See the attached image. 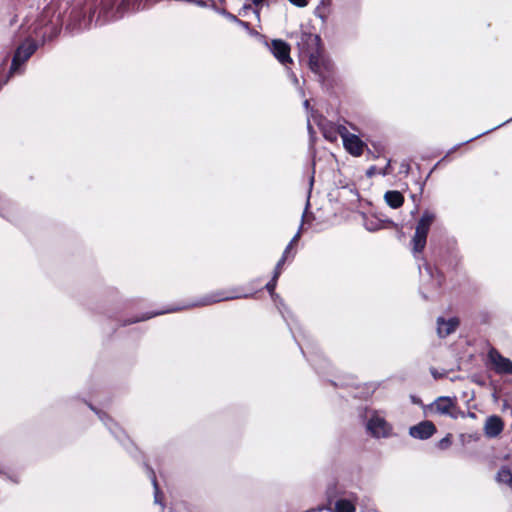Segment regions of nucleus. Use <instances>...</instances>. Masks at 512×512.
I'll list each match as a JSON object with an SVG mask.
<instances>
[{"label": "nucleus", "instance_id": "1", "mask_svg": "<svg viewBox=\"0 0 512 512\" xmlns=\"http://www.w3.org/2000/svg\"><path fill=\"white\" fill-rule=\"evenodd\" d=\"M87 0L81 7H74L69 15L66 28L71 33H79L94 24L101 26L115 21L127 12H135L145 8L142 0Z\"/></svg>", "mask_w": 512, "mask_h": 512}, {"label": "nucleus", "instance_id": "2", "mask_svg": "<svg viewBox=\"0 0 512 512\" xmlns=\"http://www.w3.org/2000/svg\"><path fill=\"white\" fill-rule=\"evenodd\" d=\"M301 53L308 57L309 68L321 79L329 76L333 63L326 58L321 49V38L317 34L302 32L298 41Z\"/></svg>", "mask_w": 512, "mask_h": 512}, {"label": "nucleus", "instance_id": "3", "mask_svg": "<svg viewBox=\"0 0 512 512\" xmlns=\"http://www.w3.org/2000/svg\"><path fill=\"white\" fill-rule=\"evenodd\" d=\"M434 220L435 214L426 210L423 212L416 225L415 233L411 241L412 252L416 258L417 254H420L426 246L427 235Z\"/></svg>", "mask_w": 512, "mask_h": 512}, {"label": "nucleus", "instance_id": "4", "mask_svg": "<svg viewBox=\"0 0 512 512\" xmlns=\"http://www.w3.org/2000/svg\"><path fill=\"white\" fill-rule=\"evenodd\" d=\"M429 410L431 413L447 416L451 419L464 418V413L459 409L456 398L448 396H440L433 403L430 404Z\"/></svg>", "mask_w": 512, "mask_h": 512}, {"label": "nucleus", "instance_id": "5", "mask_svg": "<svg viewBox=\"0 0 512 512\" xmlns=\"http://www.w3.org/2000/svg\"><path fill=\"white\" fill-rule=\"evenodd\" d=\"M419 272L422 282L421 293L424 298H428L429 296L426 292L438 290L442 285L443 277L437 269L433 268L428 263H424L423 267L419 266Z\"/></svg>", "mask_w": 512, "mask_h": 512}, {"label": "nucleus", "instance_id": "6", "mask_svg": "<svg viewBox=\"0 0 512 512\" xmlns=\"http://www.w3.org/2000/svg\"><path fill=\"white\" fill-rule=\"evenodd\" d=\"M37 43L32 39H26L15 51L12 59L9 74L20 73V67L23 65L37 50Z\"/></svg>", "mask_w": 512, "mask_h": 512}, {"label": "nucleus", "instance_id": "7", "mask_svg": "<svg viewBox=\"0 0 512 512\" xmlns=\"http://www.w3.org/2000/svg\"><path fill=\"white\" fill-rule=\"evenodd\" d=\"M368 433L374 438H388L392 435V426L377 412L372 413L366 422Z\"/></svg>", "mask_w": 512, "mask_h": 512}, {"label": "nucleus", "instance_id": "8", "mask_svg": "<svg viewBox=\"0 0 512 512\" xmlns=\"http://www.w3.org/2000/svg\"><path fill=\"white\" fill-rule=\"evenodd\" d=\"M488 359L497 374H512V361L501 355L496 349L488 352Z\"/></svg>", "mask_w": 512, "mask_h": 512}, {"label": "nucleus", "instance_id": "9", "mask_svg": "<svg viewBox=\"0 0 512 512\" xmlns=\"http://www.w3.org/2000/svg\"><path fill=\"white\" fill-rule=\"evenodd\" d=\"M436 432V427L431 421H422L409 428V435L415 439L426 440Z\"/></svg>", "mask_w": 512, "mask_h": 512}, {"label": "nucleus", "instance_id": "10", "mask_svg": "<svg viewBox=\"0 0 512 512\" xmlns=\"http://www.w3.org/2000/svg\"><path fill=\"white\" fill-rule=\"evenodd\" d=\"M504 429V422L502 419L497 415H491L487 417L485 423H484V434L488 438H495L499 436Z\"/></svg>", "mask_w": 512, "mask_h": 512}, {"label": "nucleus", "instance_id": "11", "mask_svg": "<svg viewBox=\"0 0 512 512\" xmlns=\"http://www.w3.org/2000/svg\"><path fill=\"white\" fill-rule=\"evenodd\" d=\"M271 52L282 64L290 63V47L289 45L280 39L273 40L271 43Z\"/></svg>", "mask_w": 512, "mask_h": 512}, {"label": "nucleus", "instance_id": "12", "mask_svg": "<svg viewBox=\"0 0 512 512\" xmlns=\"http://www.w3.org/2000/svg\"><path fill=\"white\" fill-rule=\"evenodd\" d=\"M344 148L353 156H361L366 146L365 143L355 134L344 137Z\"/></svg>", "mask_w": 512, "mask_h": 512}, {"label": "nucleus", "instance_id": "13", "mask_svg": "<svg viewBox=\"0 0 512 512\" xmlns=\"http://www.w3.org/2000/svg\"><path fill=\"white\" fill-rule=\"evenodd\" d=\"M459 325V320L456 317H452L445 320L442 317L437 319V334L441 338H445L453 333Z\"/></svg>", "mask_w": 512, "mask_h": 512}, {"label": "nucleus", "instance_id": "14", "mask_svg": "<svg viewBox=\"0 0 512 512\" xmlns=\"http://www.w3.org/2000/svg\"><path fill=\"white\" fill-rule=\"evenodd\" d=\"M236 297L237 296L210 295V296H207V297L201 299L200 301H198L196 303L184 306V308L193 307V306H206V305H210V304H213V303H216V302H220V301H223V300L233 299V298H236ZM181 309H183V307H172V308L167 309L165 312L166 313H170V312H175V311H178V310H181Z\"/></svg>", "mask_w": 512, "mask_h": 512}, {"label": "nucleus", "instance_id": "15", "mask_svg": "<svg viewBox=\"0 0 512 512\" xmlns=\"http://www.w3.org/2000/svg\"><path fill=\"white\" fill-rule=\"evenodd\" d=\"M100 420L109 428L111 433L120 441H123L125 433L104 412L96 411Z\"/></svg>", "mask_w": 512, "mask_h": 512}, {"label": "nucleus", "instance_id": "16", "mask_svg": "<svg viewBox=\"0 0 512 512\" xmlns=\"http://www.w3.org/2000/svg\"><path fill=\"white\" fill-rule=\"evenodd\" d=\"M385 202L393 209L401 207L404 203L403 195L396 190L387 191L384 195Z\"/></svg>", "mask_w": 512, "mask_h": 512}, {"label": "nucleus", "instance_id": "17", "mask_svg": "<svg viewBox=\"0 0 512 512\" xmlns=\"http://www.w3.org/2000/svg\"><path fill=\"white\" fill-rule=\"evenodd\" d=\"M496 482L506 485L512 490V472L507 466H502L496 474Z\"/></svg>", "mask_w": 512, "mask_h": 512}, {"label": "nucleus", "instance_id": "18", "mask_svg": "<svg viewBox=\"0 0 512 512\" xmlns=\"http://www.w3.org/2000/svg\"><path fill=\"white\" fill-rule=\"evenodd\" d=\"M279 276H280V272L274 271V275H273L272 279L266 284L265 288L270 293V295L273 298L274 302L278 305V308H279L280 312L282 313L283 317L285 318V320L288 321L287 318L284 315V312L280 308V305L281 306H284V305H283V303L281 301H280L279 304L277 303V300L279 299V296L277 294H275V292H274Z\"/></svg>", "mask_w": 512, "mask_h": 512}, {"label": "nucleus", "instance_id": "19", "mask_svg": "<svg viewBox=\"0 0 512 512\" xmlns=\"http://www.w3.org/2000/svg\"><path fill=\"white\" fill-rule=\"evenodd\" d=\"M330 0H321L319 4L314 9V15L321 19V21L324 23L326 22L329 14H330Z\"/></svg>", "mask_w": 512, "mask_h": 512}, {"label": "nucleus", "instance_id": "20", "mask_svg": "<svg viewBox=\"0 0 512 512\" xmlns=\"http://www.w3.org/2000/svg\"><path fill=\"white\" fill-rule=\"evenodd\" d=\"M335 512H355V506L347 499H340L335 503Z\"/></svg>", "mask_w": 512, "mask_h": 512}, {"label": "nucleus", "instance_id": "21", "mask_svg": "<svg viewBox=\"0 0 512 512\" xmlns=\"http://www.w3.org/2000/svg\"><path fill=\"white\" fill-rule=\"evenodd\" d=\"M390 165H391V161L388 160L384 168L378 169L376 166H371L366 171V175L368 177H373L374 175H377V174L386 176V175L390 174V171H389Z\"/></svg>", "mask_w": 512, "mask_h": 512}, {"label": "nucleus", "instance_id": "22", "mask_svg": "<svg viewBox=\"0 0 512 512\" xmlns=\"http://www.w3.org/2000/svg\"><path fill=\"white\" fill-rule=\"evenodd\" d=\"M0 476L3 477L4 479H7V480L13 482V483L19 482L17 474L14 473L13 471H11V469H9L8 467L3 466V465H0Z\"/></svg>", "mask_w": 512, "mask_h": 512}, {"label": "nucleus", "instance_id": "23", "mask_svg": "<svg viewBox=\"0 0 512 512\" xmlns=\"http://www.w3.org/2000/svg\"><path fill=\"white\" fill-rule=\"evenodd\" d=\"M364 226L370 232L377 231L382 227L380 221L375 218H365Z\"/></svg>", "mask_w": 512, "mask_h": 512}, {"label": "nucleus", "instance_id": "24", "mask_svg": "<svg viewBox=\"0 0 512 512\" xmlns=\"http://www.w3.org/2000/svg\"><path fill=\"white\" fill-rule=\"evenodd\" d=\"M150 474H151V481H152V484L154 486V502L156 504H162L161 502V499H160V496H161V492L159 490V487H158V483H157V480H156V476H155V473L153 470H149Z\"/></svg>", "mask_w": 512, "mask_h": 512}, {"label": "nucleus", "instance_id": "25", "mask_svg": "<svg viewBox=\"0 0 512 512\" xmlns=\"http://www.w3.org/2000/svg\"><path fill=\"white\" fill-rule=\"evenodd\" d=\"M451 438H452L451 434H447L444 438H442L438 442V444H437L438 448L441 450H445V449L449 448L452 443Z\"/></svg>", "mask_w": 512, "mask_h": 512}, {"label": "nucleus", "instance_id": "26", "mask_svg": "<svg viewBox=\"0 0 512 512\" xmlns=\"http://www.w3.org/2000/svg\"><path fill=\"white\" fill-rule=\"evenodd\" d=\"M215 10L219 14L223 15L226 19H228L231 22L238 21V18L235 15H233L232 13L226 11L225 9H217V8H215Z\"/></svg>", "mask_w": 512, "mask_h": 512}, {"label": "nucleus", "instance_id": "27", "mask_svg": "<svg viewBox=\"0 0 512 512\" xmlns=\"http://www.w3.org/2000/svg\"><path fill=\"white\" fill-rule=\"evenodd\" d=\"M337 132L341 136L342 141H344V137L352 134L348 131V129L344 125H339L337 128Z\"/></svg>", "mask_w": 512, "mask_h": 512}, {"label": "nucleus", "instance_id": "28", "mask_svg": "<svg viewBox=\"0 0 512 512\" xmlns=\"http://www.w3.org/2000/svg\"><path fill=\"white\" fill-rule=\"evenodd\" d=\"M292 5L303 8L306 7L309 3L308 0H288Z\"/></svg>", "mask_w": 512, "mask_h": 512}, {"label": "nucleus", "instance_id": "29", "mask_svg": "<svg viewBox=\"0 0 512 512\" xmlns=\"http://www.w3.org/2000/svg\"><path fill=\"white\" fill-rule=\"evenodd\" d=\"M162 313L163 312H155V313H152V314H148V315L143 316L141 318H137V319L131 320L128 323H134V322H137V321L146 320V319H149V318H151L153 316H156V315H159V314H162Z\"/></svg>", "mask_w": 512, "mask_h": 512}, {"label": "nucleus", "instance_id": "30", "mask_svg": "<svg viewBox=\"0 0 512 512\" xmlns=\"http://www.w3.org/2000/svg\"><path fill=\"white\" fill-rule=\"evenodd\" d=\"M285 261H286L285 255H282V257L276 264L275 271H278L281 273V269H282V266L284 265Z\"/></svg>", "mask_w": 512, "mask_h": 512}, {"label": "nucleus", "instance_id": "31", "mask_svg": "<svg viewBox=\"0 0 512 512\" xmlns=\"http://www.w3.org/2000/svg\"><path fill=\"white\" fill-rule=\"evenodd\" d=\"M511 120H512V118L510 119V121H511ZM507 122H509V120H507V121H506V123H507ZM504 124H505V122L503 123V125H504ZM501 126H502V124H500V125H498V126H496V127L492 128V129H490V130H488V131H486V132H483V133H481V134H479V135H477V136H475V137H473V138H471V139L467 140V141H466V143H468V142H470V141H472V140H474V139H476V138L480 137L481 135H484V134H486V133H488V132H490V131H492V130H495L496 128L501 127Z\"/></svg>", "mask_w": 512, "mask_h": 512}, {"label": "nucleus", "instance_id": "32", "mask_svg": "<svg viewBox=\"0 0 512 512\" xmlns=\"http://www.w3.org/2000/svg\"><path fill=\"white\" fill-rule=\"evenodd\" d=\"M234 23L238 24L239 26H241L242 28H244L246 30H249V28H250V24L248 22L242 21L240 19H238V21H235Z\"/></svg>", "mask_w": 512, "mask_h": 512}, {"label": "nucleus", "instance_id": "33", "mask_svg": "<svg viewBox=\"0 0 512 512\" xmlns=\"http://www.w3.org/2000/svg\"><path fill=\"white\" fill-rule=\"evenodd\" d=\"M300 238V230H298V232L294 235V237L291 239L290 242H292V244H295Z\"/></svg>", "mask_w": 512, "mask_h": 512}, {"label": "nucleus", "instance_id": "34", "mask_svg": "<svg viewBox=\"0 0 512 512\" xmlns=\"http://www.w3.org/2000/svg\"><path fill=\"white\" fill-rule=\"evenodd\" d=\"M196 4H197L198 6H201V7H205V6H206V3H205L203 0H197V1H196Z\"/></svg>", "mask_w": 512, "mask_h": 512}, {"label": "nucleus", "instance_id": "35", "mask_svg": "<svg viewBox=\"0 0 512 512\" xmlns=\"http://www.w3.org/2000/svg\"><path fill=\"white\" fill-rule=\"evenodd\" d=\"M290 249H288L287 247L285 248L284 252H283V255H285V258L287 259L289 253H290Z\"/></svg>", "mask_w": 512, "mask_h": 512}, {"label": "nucleus", "instance_id": "36", "mask_svg": "<svg viewBox=\"0 0 512 512\" xmlns=\"http://www.w3.org/2000/svg\"><path fill=\"white\" fill-rule=\"evenodd\" d=\"M248 9H251V5H249V4H245V5L243 6V10H248Z\"/></svg>", "mask_w": 512, "mask_h": 512}, {"label": "nucleus", "instance_id": "37", "mask_svg": "<svg viewBox=\"0 0 512 512\" xmlns=\"http://www.w3.org/2000/svg\"><path fill=\"white\" fill-rule=\"evenodd\" d=\"M304 106H305V108H308V107H309V101H308V100H305V101H304Z\"/></svg>", "mask_w": 512, "mask_h": 512}, {"label": "nucleus", "instance_id": "38", "mask_svg": "<svg viewBox=\"0 0 512 512\" xmlns=\"http://www.w3.org/2000/svg\"><path fill=\"white\" fill-rule=\"evenodd\" d=\"M293 82H294L295 84H297V83H298V79L296 78V76H295V75H293Z\"/></svg>", "mask_w": 512, "mask_h": 512}, {"label": "nucleus", "instance_id": "39", "mask_svg": "<svg viewBox=\"0 0 512 512\" xmlns=\"http://www.w3.org/2000/svg\"><path fill=\"white\" fill-rule=\"evenodd\" d=\"M402 167H403V169H406V171H408V169H409V165L408 164L407 165L402 164Z\"/></svg>", "mask_w": 512, "mask_h": 512}, {"label": "nucleus", "instance_id": "40", "mask_svg": "<svg viewBox=\"0 0 512 512\" xmlns=\"http://www.w3.org/2000/svg\"><path fill=\"white\" fill-rule=\"evenodd\" d=\"M402 167H403V169H406V171H408V169H409V165L408 164L407 165L402 164Z\"/></svg>", "mask_w": 512, "mask_h": 512}, {"label": "nucleus", "instance_id": "41", "mask_svg": "<svg viewBox=\"0 0 512 512\" xmlns=\"http://www.w3.org/2000/svg\"><path fill=\"white\" fill-rule=\"evenodd\" d=\"M293 245H294V244H292V242H290V243L287 245V248L291 250V249H292V247H293Z\"/></svg>", "mask_w": 512, "mask_h": 512}, {"label": "nucleus", "instance_id": "42", "mask_svg": "<svg viewBox=\"0 0 512 512\" xmlns=\"http://www.w3.org/2000/svg\"><path fill=\"white\" fill-rule=\"evenodd\" d=\"M313 181H314V178L312 176L311 179H310V187L313 185Z\"/></svg>", "mask_w": 512, "mask_h": 512}, {"label": "nucleus", "instance_id": "43", "mask_svg": "<svg viewBox=\"0 0 512 512\" xmlns=\"http://www.w3.org/2000/svg\"><path fill=\"white\" fill-rule=\"evenodd\" d=\"M308 206H309V200H307V202H306V209L308 208Z\"/></svg>", "mask_w": 512, "mask_h": 512}, {"label": "nucleus", "instance_id": "44", "mask_svg": "<svg viewBox=\"0 0 512 512\" xmlns=\"http://www.w3.org/2000/svg\"><path fill=\"white\" fill-rule=\"evenodd\" d=\"M470 417H475L474 413H469Z\"/></svg>", "mask_w": 512, "mask_h": 512}]
</instances>
